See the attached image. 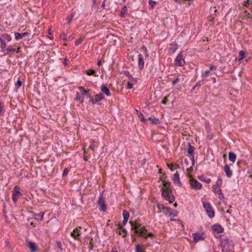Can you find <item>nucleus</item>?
<instances>
[{
  "label": "nucleus",
  "instance_id": "obj_53",
  "mask_svg": "<svg viewBox=\"0 0 252 252\" xmlns=\"http://www.w3.org/2000/svg\"><path fill=\"white\" fill-rule=\"evenodd\" d=\"M167 98L166 97H165L162 101L161 103L163 104H165L167 101Z\"/></svg>",
  "mask_w": 252,
  "mask_h": 252
},
{
  "label": "nucleus",
  "instance_id": "obj_42",
  "mask_svg": "<svg viewBox=\"0 0 252 252\" xmlns=\"http://www.w3.org/2000/svg\"><path fill=\"white\" fill-rule=\"evenodd\" d=\"M221 184H222V180L221 179H219L216 182V185H215L219 187L221 185Z\"/></svg>",
  "mask_w": 252,
  "mask_h": 252
},
{
  "label": "nucleus",
  "instance_id": "obj_30",
  "mask_svg": "<svg viewBox=\"0 0 252 252\" xmlns=\"http://www.w3.org/2000/svg\"><path fill=\"white\" fill-rule=\"evenodd\" d=\"M123 215L124 219H126L127 220L128 219L129 217V213L127 211L124 210L123 212Z\"/></svg>",
  "mask_w": 252,
  "mask_h": 252
},
{
  "label": "nucleus",
  "instance_id": "obj_37",
  "mask_svg": "<svg viewBox=\"0 0 252 252\" xmlns=\"http://www.w3.org/2000/svg\"><path fill=\"white\" fill-rule=\"evenodd\" d=\"M244 13V17H246L247 18L252 19V15H251V14L247 10L245 11Z\"/></svg>",
  "mask_w": 252,
  "mask_h": 252
},
{
  "label": "nucleus",
  "instance_id": "obj_51",
  "mask_svg": "<svg viewBox=\"0 0 252 252\" xmlns=\"http://www.w3.org/2000/svg\"><path fill=\"white\" fill-rule=\"evenodd\" d=\"M22 84V83L21 81H20V80L17 81L16 85L18 86V88L21 87Z\"/></svg>",
  "mask_w": 252,
  "mask_h": 252
},
{
  "label": "nucleus",
  "instance_id": "obj_19",
  "mask_svg": "<svg viewBox=\"0 0 252 252\" xmlns=\"http://www.w3.org/2000/svg\"><path fill=\"white\" fill-rule=\"evenodd\" d=\"M80 231L77 228L75 229L72 232H71V236L74 239H77V237L80 235Z\"/></svg>",
  "mask_w": 252,
  "mask_h": 252
},
{
  "label": "nucleus",
  "instance_id": "obj_50",
  "mask_svg": "<svg viewBox=\"0 0 252 252\" xmlns=\"http://www.w3.org/2000/svg\"><path fill=\"white\" fill-rule=\"evenodd\" d=\"M203 84V81H200L196 83L195 86H201Z\"/></svg>",
  "mask_w": 252,
  "mask_h": 252
},
{
  "label": "nucleus",
  "instance_id": "obj_46",
  "mask_svg": "<svg viewBox=\"0 0 252 252\" xmlns=\"http://www.w3.org/2000/svg\"><path fill=\"white\" fill-rule=\"evenodd\" d=\"M133 87V84H131L130 82H128L127 83V89H131Z\"/></svg>",
  "mask_w": 252,
  "mask_h": 252
},
{
  "label": "nucleus",
  "instance_id": "obj_6",
  "mask_svg": "<svg viewBox=\"0 0 252 252\" xmlns=\"http://www.w3.org/2000/svg\"><path fill=\"white\" fill-rule=\"evenodd\" d=\"M176 65L182 66L185 63V61L183 58V55L180 53L175 59Z\"/></svg>",
  "mask_w": 252,
  "mask_h": 252
},
{
  "label": "nucleus",
  "instance_id": "obj_15",
  "mask_svg": "<svg viewBox=\"0 0 252 252\" xmlns=\"http://www.w3.org/2000/svg\"><path fill=\"white\" fill-rule=\"evenodd\" d=\"M29 32H24L22 33L15 32V39L16 40H19L21 38H22L24 37L27 36L28 35H29Z\"/></svg>",
  "mask_w": 252,
  "mask_h": 252
},
{
  "label": "nucleus",
  "instance_id": "obj_18",
  "mask_svg": "<svg viewBox=\"0 0 252 252\" xmlns=\"http://www.w3.org/2000/svg\"><path fill=\"white\" fill-rule=\"evenodd\" d=\"M145 250V248L143 245L137 244L135 245V252H144Z\"/></svg>",
  "mask_w": 252,
  "mask_h": 252
},
{
  "label": "nucleus",
  "instance_id": "obj_38",
  "mask_svg": "<svg viewBox=\"0 0 252 252\" xmlns=\"http://www.w3.org/2000/svg\"><path fill=\"white\" fill-rule=\"evenodd\" d=\"M127 10V7L126 6H124L121 11V15L122 17H124V15L125 14Z\"/></svg>",
  "mask_w": 252,
  "mask_h": 252
},
{
  "label": "nucleus",
  "instance_id": "obj_36",
  "mask_svg": "<svg viewBox=\"0 0 252 252\" xmlns=\"http://www.w3.org/2000/svg\"><path fill=\"white\" fill-rule=\"evenodd\" d=\"M83 39V37H81L79 39L76 40L75 43V45L77 46L81 44L82 42Z\"/></svg>",
  "mask_w": 252,
  "mask_h": 252
},
{
  "label": "nucleus",
  "instance_id": "obj_23",
  "mask_svg": "<svg viewBox=\"0 0 252 252\" xmlns=\"http://www.w3.org/2000/svg\"><path fill=\"white\" fill-rule=\"evenodd\" d=\"M104 99L103 95L102 94H99L95 95V102H98Z\"/></svg>",
  "mask_w": 252,
  "mask_h": 252
},
{
  "label": "nucleus",
  "instance_id": "obj_10",
  "mask_svg": "<svg viewBox=\"0 0 252 252\" xmlns=\"http://www.w3.org/2000/svg\"><path fill=\"white\" fill-rule=\"evenodd\" d=\"M173 180L175 184H177L180 187L182 186V183L180 181L179 174L177 172L174 174Z\"/></svg>",
  "mask_w": 252,
  "mask_h": 252
},
{
  "label": "nucleus",
  "instance_id": "obj_55",
  "mask_svg": "<svg viewBox=\"0 0 252 252\" xmlns=\"http://www.w3.org/2000/svg\"><path fill=\"white\" fill-rule=\"evenodd\" d=\"M18 196H14V195H12V200L14 202H16L17 201V197Z\"/></svg>",
  "mask_w": 252,
  "mask_h": 252
},
{
  "label": "nucleus",
  "instance_id": "obj_49",
  "mask_svg": "<svg viewBox=\"0 0 252 252\" xmlns=\"http://www.w3.org/2000/svg\"><path fill=\"white\" fill-rule=\"evenodd\" d=\"M210 72V70H208L205 71L203 73L204 76H208L209 75V72Z\"/></svg>",
  "mask_w": 252,
  "mask_h": 252
},
{
  "label": "nucleus",
  "instance_id": "obj_34",
  "mask_svg": "<svg viewBox=\"0 0 252 252\" xmlns=\"http://www.w3.org/2000/svg\"><path fill=\"white\" fill-rule=\"evenodd\" d=\"M6 46H7V45H6V43L5 42V41H2V43H1V45H0V48H1L2 49V51L4 52L5 50V48H6Z\"/></svg>",
  "mask_w": 252,
  "mask_h": 252
},
{
  "label": "nucleus",
  "instance_id": "obj_64",
  "mask_svg": "<svg viewBox=\"0 0 252 252\" xmlns=\"http://www.w3.org/2000/svg\"><path fill=\"white\" fill-rule=\"evenodd\" d=\"M180 168L179 165H175V169H177V168Z\"/></svg>",
  "mask_w": 252,
  "mask_h": 252
},
{
  "label": "nucleus",
  "instance_id": "obj_16",
  "mask_svg": "<svg viewBox=\"0 0 252 252\" xmlns=\"http://www.w3.org/2000/svg\"><path fill=\"white\" fill-rule=\"evenodd\" d=\"M212 228L214 231H216L218 233H221L223 230V228L220 225H214L212 226Z\"/></svg>",
  "mask_w": 252,
  "mask_h": 252
},
{
  "label": "nucleus",
  "instance_id": "obj_62",
  "mask_svg": "<svg viewBox=\"0 0 252 252\" xmlns=\"http://www.w3.org/2000/svg\"><path fill=\"white\" fill-rule=\"evenodd\" d=\"M0 43H2V41H5V40L3 39L1 37H0Z\"/></svg>",
  "mask_w": 252,
  "mask_h": 252
},
{
  "label": "nucleus",
  "instance_id": "obj_32",
  "mask_svg": "<svg viewBox=\"0 0 252 252\" xmlns=\"http://www.w3.org/2000/svg\"><path fill=\"white\" fill-rule=\"evenodd\" d=\"M79 89L80 90L83 95H86L88 94L89 92V91L85 90L84 88L83 87H79Z\"/></svg>",
  "mask_w": 252,
  "mask_h": 252
},
{
  "label": "nucleus",
  "instance_id": "obj_2",
  "mask_svg": "<svg viewBox=\"0 0 252 252\" xmlns=\"http://www.w3.org/2000/svg\"><path fill=\"white\" fill-rule=\"evenodd\" d=\"M129 223L131 224V229L134 230L135 233L138 234L140 236L144 237V238H147V237L153 236V234L151 232L149 233L147 235L146 234L147 230L145 227L142 226L141 224H135L133 222L130 221Z\"/></svg>",
  "mask_w": 252,
  "mask_h": 252
},
{
  "label": "nucleus",
  "instance_id": "obj_43",
  "mask_svg": "<svg viewBox=\"0 0 252 252\" xmlns=\"http://www.w3.org/2000/svg\"><path fill=\"white\" fill-rule=\"evenodd\" d=\"M73 16L72 15H71L70 16H69L67 17L66 20L68 21V24H69L70 23L73 18Z\"/></svg>",
  "mask_w": 252,
  "mask_h": 252
},
{
  "label": "nucleus",
  "instance_id": "obj_47",
  "mask_svg": "<svg viewBox=\"0 0 252 252\" xmlns=\"http://www.w3.org/2000/svg\"><path fill=\"white\" fill-rule=\"evenodd\" d=\"M68 172V169H67V168H65V169H64V170H63V176H66V175L67 174Z\"/></svg>",
  "mask_w": 252,
  "mask_h": 252
},
{
  "label": "nucleus",
  "instance_id": "obj_52",
  "mask_svg": "<svg viewBox=\"0 0 252 252\" xmlns=\"http://www.w3.org/2000/svg\"><path fill=\"white\" fill-rule=\"evenodd\" d=\"M141 49H142V50L143 51H144L145 52L146 55L147 56H148V54L147 53V49H146V48L145 46H143Z\"/></svg>",
  "mask_w": 252,
  "mask_h": 252
},
{
  "label": "nucleus",
  "instance_id": "obj_48",
  "mask_svg": "<svg viewBox=\"0 0 252 252\" xmlns=\"http://www.w3.org/2000/svg\"><path fill=\"white\" fill-rule=\"evenodd\" d=\"M60 38L63 39L64 40H66V34L64 33H63L60 35Z\"/></svg>",
  "mask_w": 252,
  "mask_h": 252
},
{
  "label": "nucleus",
  "instance_id": "obj_24",
  "mask_svg": "<svg viewBox=\"0 0 252 252\" xmlns=\"http://www.w3.org/2000/svg\"><path fill=\"white\" fill-rule=\"evenodd\" d=\"M21 194V193L20 192L17 186H15L14 188L13 195H14V196H19Z\"/></svg>",
  "mask_w": 252,
  "mask_h": 252
},
{
  "label": "nucleus",
  "instance_id": "obj_13",
  "mask_svg": "<svg viewBox=\"0 0 252 252\" xmlns=\"http://www.w3.org/2000/svg\"><path fill=\"white\" fill-rule=\"evenodd\" d=\"M144 65V62L143 60V57L141 54L138 55V67L140 69L143 68Z\"/></svg>",
  "mask_w": 252,
  "mask_h": 252
},
{
  "label": "nucleus",
  "instance_id": "obj_63",
  "mask_svg": "<svg viewBox=\"0 0 252 252\" xmlns=\"http://www.w3.org/2000/svg\"><path fill=\"white\" fill-rule=\"evenodd\" d=\"M101 64V61H99L98 62H97V65L98 66H100Z\"/></svg>",
  "mask_w": 252,
  "mask_h": 252
},
{
  "label": "nucleus",
  "instance_id": "obj_3",
  "mask_svg": "<svg viewBox=\"0 0 252 252\" xmlns=\"http://www.w3.org/2000/svg\"><path fill=\"white\" fill-rule=\"evenodd\" d=\"M221 241L220 246L223 252H227L230 251L232 246V242L229 241L228 238L223 235H220Z\"/></svg>",
  "mask_w": 252,
  "mask_h": 252
},
{
  "label": "nucleus",
  "instance_id": "obj_8",
  "mask_svg": "<svg viewBox=\"0 0 252 252\" xmlns=\"http://www.w3.org/2000/svg\"><path fill=\"white\" fill-rule=\"evenodd\" d=\"M163 210H165L166 211L165 212L166 215H169V216H172L173 217H176L178 215V212L177 211H174L172 209L165 207H162Z\"/></svg>",
  "mask_w": 252,
  "mask_h": 252
},
{
  "label": "nucleus",
  "instance_id": "obj_12",
  "mask_svg": "<svg viewBox=\"0 0 252 252\" xmlns=\"http://www.w3.org/2000/svg\"><path fill=\"white\" fill-rule=\"evenodd\" d=\"M169 46V52L171 54L174 53L178 48V45L176 42H173L170 44Z\"/></svg>",
  "mask_w": 252,
  "mask_h": 252
},
{
  "label": "nucleus",
  "instance_id": "obj_57",
  "mask_svg": "<svg viewBox=\"0 0 252 252\" xmlns=\"http://www.w3.org/2000/svg\"><path fill=\"white\" fill-rule=\"evenodd\" d=\"M167 165H168V167L171 170H173V169L172 168V167L173 166V164H167Z\"/></svg>",
  "mask_w": 252,
  "mask_h": 252
},
{
  "label": "nucleus",
  "instance_id": "obj_4",
  "mask_svg": "<svg viewBox=\"0 0 252 252\" xmlns=\"http://www.w3.org/2000/svg\"><path fill=\"white\" fill-rule=\"evenodd\" d=\"M203 206L207 212L208 217L210 218H213L215 216V212L210 203L203 202Z\"/></svg>",
  "mask_w": 252,
  "mask_h": 252
},
{
  "label": "nucleus",
  "instance_id": "obj_59",
  "mask_svg": "<svg viewBox=\"0 0 252 252\" xmlns=\"http://www.w3.org/2000/svg\"><path fill=\"white\" fill-rule=\"evenodd\" d=\"M90 102H91L93 104H94L96 102L95 99L94 100L93 97L91 98Z\"/></svg>",
  "mask_w": 252,
  "mask_h": 252
},
{
  "label": "nucleus",
  "instance_id": "obj_25",
  "mask_svg": "<svg viewBox=\"0 0 252 252\" xmlns=\"http://www.w3.org/2000/svg\"><path fill=\"white\" fill-rule=\"evenodd\" d=\"M213 190L215 193H218L219 194H222L221 189L218 186L214 185L213 186Z\"/></svg>",
  "mask_w": 252,
  "mask_h": 252
},
{
  "label": "nucleus",
  "instance_id": "obj_31",
  "mask_svg": "<svg viewBox=\"0 0 252 252\" xmlns=\"http://www.w3.org/2000/svg\"><path fill=\"white\" fill-rule=\"evenodd\" d=\"M245 53L244 51H240L239 54V58L238 59L239 61H240L243 59L244 56H245Z\"/></svg>",
  "mask_w": 252,
  "mask_h": 252
},
{
  "label": "nucleus",
  "instance_id": "obj_28",
  "mask_svg": "<svg viewBox=\"0 0 252 252\" xmlns=\"http://www.w3.org/2000/svg\"><path fill=\"white\" fill-rule=\"evenodd\" d=\"M188 153L190 155H193L194 153V148L190 146V144H189V147L188 149Z\"/></svg>",
  "mask_w": 252,
  "mask_h": 252
},
{
  "label": "nucleus",
  "instance_id": "obj_58",
  "mask_svg": "<svg viewBox=\"0 0 252 252\" xmlns=\"http://www.w3.org/2000/svg\"><path fill=\"white\" fill-rule=\"evenodd\" d=\"M192 170V168L191 167H190V168H188V169H187V171H188V176H189V177L190 178H191V177H190V176L189 174V172H190L191 170Z\"/></svg>",
  "mask_w": 252,
  "mask_h": 252
},
{
  "label": "nucleus",
  "instance_id": "obj_5",
  "mask_svg": "<svg viewBox=\"0 0 252 252\" xmlns=\"http://www.w3.org/2000/svg\"><path fill=\"white\" fill-rule=\"evenodd\" d=\"M190 185L191 187L194 189H199L202 187V184L193 178H190Z\"/></svg>",
  "mask_w": 252,
  "mask_h": 252
},
{
  "label": "nucleus",
  "instance_id": "obj_26",
  "mask_svg": "<svg viewBox=\"0 0 252 252\" xmlns=\"http://www.w3.org/2000/svg\"><path fill=\"white\" fill-rule=\"evenodd\" d=\"M124 73L126 76L128 77L129 79H131L132 82H136V80L132 77V75L128 71H125Z\"/></svg>",
  "mask_w": 252,
  "mask_h": 252
},
{
  "label": "nucleus",
  "instance_id": "obj_35",
  "mask_svg": "<svg viewBox=\"0 0 252 252\" xmlns=\"http://www.w3.org/2000/svg\"><path fill=\"white\" fill-rule=\"evenodd\" d=\"M75 99L79 100L80 102L81 103H82L84 102L83 98H82V99L81 98V96H80V94H79L78 93H77V95H76V97L75 98Z\"/></svg>",
  "mask_w": 252,
  "mask_h": 252
},
{
  "label": "nucleus",
  "instance_id": "obj_21",
  "mask_svg": "<svg viewBox=\"0 0 252 252\" xmlns=\"http://www.w3.org/2000/svg\"><path fill=\"white\" fill-rule=\"evenodd\" d=\"M228 157L230 161L233 162H235L236 158V156L234 153L229 152L228 154Z\"/></svg>",
  "mask_w": 252,
  "mask_h": 252
},
{
  "label": "nucleus",
  "instance_id": "obj_22",
  "mask_svg": "<svg viewBox=\"0 0 252 252\" xmlns=\"http://www.w3.org/2000/svg\"><path fill=\"white\" fill-rule=\"evenodd\" d=\"M148 120L154 124L158 125L160 123V121L155 117H150L148 118Z\"/></svg>",
  "mask_w": 252,
  "mask_h": 252
},
{
  "label": "nucleus",
  "instance_id": "obj_1",
  "mask_svg": "<svg viewBox=\"0 0 252 252\" xmlns=\"http://www.w3.org/2000/svg\"><path fill=\"white\" fill-rule=\"evenodd\" d=\"M163 187L166 189L161 188L162 196L170 203H172L175 200V197L172 193V190L170 189V182L162 181Z\"/></svg>",
  "mask_w": 252,
  "mask_h": 252
},
{
  "label": "nucleus",
  "instance_id": "obj_9",
  "mask_svg": "<svg viewBox=\"0 0 252 252\" xmlns=\"http://www.w3.org/2000/svg\"><path fill=\"white\" fill-rule=\"evenodd\" d=\"M203 233H194L193 234L194 242L197 243L200 240H204Z\"/></svg>",
  "mask_w": 252,
  "mask_h": 252
},
{
  "label": "nucleus",
  "instance_id": "obj_14",
  "mask_svg": "<svg viewBox=\"0 0 252 252\" xmlns=\"http://www.w3.org/2000/svg\"><path fill=\"white\" fill-rule=\"evenodd\" d=\"M224 172H225V173L226 174V175L228 177H231L232 176V170H230L228 165H227V164H225V166L224 167Z\"/></svg>",
  "mask_w": 252,
  "mask_h": 252
},
{
  "label": "nucleus",
  "instance_id": "obj_44",
  "mask_svg": "<svg viewBox=\"0 0 252 252\" xmlns=\"http://www.w3.org/2000/svg\"><path fill=\"white\" fill-rule=\"evenodd\" d=\"M179 81V79L178 78H176L175 79L172 83L173 86L175 85Z\"/></svg>",
  "mask_w": 252,
  "mask_h": 252
},
{
  "label": "nucleus",
  "instance_id": "obj_29",
  "mask_svg": "<svg viewBox=\"0 0 252 252\" xmlns=\"http://www.w3.org/2000/svg\"><path fill=\"white\" fill-rule=\"evenodd\" d=\"M119 228H120L121 229V231L122 232V233L120 232V233H119L120 234H123V236L125 237L127 233L126 230L125 228H123L121 225L119 227Z\"/></svg>",
  "mask_w": 252,
  "mask_h": 252
},
{
  "label": "nucleus",
  "instance_id": "obj_60",
  "mask_svg": "<svg viewBox=\"0 0 252 252\" xmlns=\"http://www.w3.org/2000/svg\"><path fill=\"white\" fill-rule=\"evenodd\" d=\"M249 0H247V2H246V3L245 4V5L246 6H248V5H249Z\"/></svg>",
  "mask_w": 252,
  "mask_h": 252
},
{
  "label": "nucleus",
  "instance_id": "obj_61",
  "mask_svg": "<svg viewBox=\"0 0 252 252\" xmlns=\"http://www.w3.org/2000/svg\"><path fill=\"white\" fill-rule=\"evenodd\" d=\"M86 95H87L88 97L90 98H92L91 95L89 93V92L88 93V94H87Z\"/></svg>",
  "mask_w": 252,
  "mask_h": 252
},
{
  "label": "nucleus",
  "instance_id": "obj_56",
  "mask_svg": "<svg viewBox=\"0 0 252 252\" xmlns=\"http://www.w3.org/2000/svg\"><path fill=\"white\" fill-rule=\"evenodd\" d=\"M127 220H127V219H124V220H123V222H122V223H123V224L124 225H125L126 223V222H127Z\"/></svg>",
  "mask_w": 252,
  "mask_h": 252
},
{
  "label": "nucleus",
  "instance_id": "obj_33",
  "mask_svg": "<svg viewBox=\"0 0 252 252\" xmlns=\"http://www.w3.org/2000/svg\"><path fill=\"white\" fill-rule=\"evenodd\" d=\"M85 72L88 75H93L95 72V70L93 69H91L86 70Z\"/></svg>",
  "mask_w": 252,
  "mask_h": 252
},
{
  "label": "nucleus",
  "instance_id": "obj_7",
  "mask_svg": "<svg viewBox=\"0 0 252 252\" xmlns=\"http://www.w3.org/2000/svg\"><path fill=\"white\" fill-rule=\"evenodd\" d=\"M98 204L100 205V210L102 211H105L106 210V207L105 204L104 198L102 195H100L98 201Z\"/></svg>",
  "mask_w": 252,
  "mask_h": 252
},
{
  "label": "nucleus",
  "instance_id": "obj_27",
  "mask_svg": "<svg viewBox=\"0 0 252 252\" xmlns=\"http://www.w3.org/2000/svg\"><path fill=\"white\" fill-rule=\"evenodd\" d=\"M198 177L200 181H203L206 183H209L211 182L210 179L204 178V177L202 176H199Z\"/></svg>",
  "mask_w": 252,
  "mask_h": 252
},
{
  "label": "nucleus",
  "instance_id": "obj_11",
  "mask_svg": "<svg viewBox=\"0 0 252 252\" xmlns=\"http://www.w3.org/2000/svg\"><path fill=\"white\" fill-rule=\"evenodd\" d=\"M101 92L105 94L107 96H110L111 95V93L110 92L109 90L107 88L106 85L102 84L101 86Z\"/></svg>",
  "mask_w": 252,
  "mask_h": 252
},
{
  "label": "nucleus",
  "instance_id": "obj_45",
  "mask_svg": "<svg viewBox=\"0 0 252 252\" xmlns=\"http://www.w3.org/2000/svg\"><path fill=\"white\" fill-rule=\"evenodd\" d=\"M139 117L141 118V121H142L143 122H145L147 120L143 117V114L140 112L139 113Z\"/></svg>",
  "mask_w": 252,
  "mask_h": 252
},
{
  "label": "nucleus",
  "instance_id": "obj_39",
  "mask_svg": "<svg viewBox=\"0 0 252 252\" xmlns=\"http://www.w3.org/2000/svg\"><path fill=\"white\" fill-rule=\"evenodd\" d=\"M56 243H57L58 247L60 249L61 251L62 252L63 250L62 248L61 242L60 241H57L56 242Z\"/></svg>",
  "mask_w": 252,
  "mask_h": 252
},
{
  "label": "nucleus",
  "instance_id": "obj_17",
  "mask_svg": "<svg viewBox=\"0 0 252 252\" xmlns=\"http://www.w3.org/2000/svg\"><path fill=\"white\" fill-rule=\"evenodd\" d=\"M6 52H4V55L11 54H12L15 52V49H14L11 46H9L5 49Z\"/></svg>",
  "mask_w": 252,
  "mask_h": 252
},
{
  "label": "nucleus",
  "instance_id": "obj_20",
  "mask_svg": "<svg viewBox=\"0 0 252 252\" xmlns=\"http://www.w3.org/2000/svg\"><path fill=\"white\" fill-rule=\"evenodd\" d=\"M28 246L30 249L31 250L32 252H34L37 250L36 245L33 242H29L28 244Z\"/></svg>",
  "mask_w": 252,
  "mask_h": 252
},
{
  "label": "nucleus",
  "instance_id": "obj_40",
  "mask_svg": "<svg viewBox=\"0 0 252 252\" xmlns=\"http://www.w3.org/2000/svg\"><path fill=\"white\" fill-rule=\"evenodd\" d=\"M149 5L151 6V7L153 8L156 3V2L154 0H150L149 1Z\"/></svg>",
  "mask_w": 252,
  "mask_h": 252
},
{
  "label": "nucleus",
  "instance_id": "obj_41",
  "mask_svg": "<svg viewBox=\"0 0 252 252\" xmlns=\"http://www.w3.org/2000/svg\"><path fill=\"white\" fill-rule=\"evenodd\" d=\"M95 147V142L93 141L92 144L89 147V148L92 151H94Z\"/></svg>",
  "mask_w": 252,
  "mask_h": 252
},
{
  "label": "nucleus",
  "instance_id": "obj_54",
  "mask_svg": "<svg viewBox=\"0 0 252 252\" xmlns=\"http://www.w3.org/2000/svg\"><path fill=\"white\" fill-rule=\"evenodd\" d=\"M216 69V66L215 65H211L210 67V71L211 70H215Z\"/></svg>",
  "mask_w": 252,
  "mask_h": 252
}]
</instances>
